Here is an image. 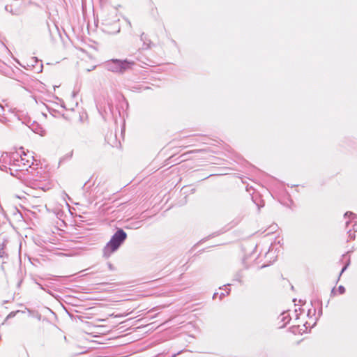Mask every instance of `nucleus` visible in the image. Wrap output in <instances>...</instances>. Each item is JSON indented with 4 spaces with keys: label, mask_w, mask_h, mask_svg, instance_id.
Returning a JSON list of instances; mask_svg holds the SVG:
<instances>
[{
    "label": "nucleus",
    "mask_w": 357,
    "mask_h": 357,
    "mask_svg": "<svg viewBox=\"0 0 357 357\" xmlns=\"http://www.w3.org/2000/svg\"><path fill=\"white\" fill-rule=\"evenodd\" d=\"M147 89H149V87L143 86L142 85H137V86H133L132 90L135 91H142L146 90Z\"/></svg>",
    "instance_id": "2eb2a0df"
},
{
    "label": "nucleus",
    "mask_w": 357,
    "mask_h": 357,
    "mask_svg": "<svg viewBox=\"0 0 357 357\" xmlns=\"http://www.w3.org/2000/svg\"><path fill=\"white\" fill-rule=\"evenodd\" d=\"M271 255H273V252L270 250V249L266 252L265 257H268Z\"/></svg>",
    "instance_id": "5701e85b"
},
{
    "label": "nucleus",
    "mask_w": 357,
    "mask_h": 357,
    "mask_svg": "<svg viewBox=\"0 0 357 357\" xmlns=\"http://www.w3.org/2000/svg\"><path fill=\"white\" fill-rule=\"evenodd\" d=\"M344 217H349L350 218L354 219L357 218V215L352 212L348 211L344 213Z\"/></svg>",
    "instance_id": "6ab92c4d"
},
{
    "label": "nucleus",
    "mask_w": 357,
    "mask_h": 357,
    "mask_svg": "<svg viewBox=\"0 0 357 357\" xmlns=\"http://www.w3.org/2000/svg\"><path fill=\"white\" fill-rule=\"evenodd\" d=\"M140 40L143 42L142 49L147 50L151 47V42L145 33H142Z\"/></svg>",
    "instance_id": "6e6552de"
},
{
    "label": "nucleus",
    "mask_w": 357,
    "mask_h": 357,
    "mask_svg": "<svg viewBox=\"0 0 357 357\" xmlns=\"http://www.w3.org/2000/svg\"><path fill=\"white\" fill-rule=\"evenodd\" d=\"M274 261H275V258L273 260H269L268 261H265L263 264L259 266V269L268 266Z\"/></svg>",
    "instance_id": "dca6fc26"
},
{
    "label": "nucleus",
    "mask_w": 357,
    "mask_h": 357,
    "mask_svg": "<svg viewBox=\"0 0 357 357\" xmlns=\"http://www.w3.org/2000/svg\"><path fill=\"white\" fill-rule=\"evenodd\" d=\"M349 224V221H347V222H346L347 226Z\"/></svg>",
    "instance_id": "7c9ffc66"
},
{
    "label": "nucleus",
    "mask_w": 357,
    "mask_h": 357,
    "mask_svg": "<svg viewBox=\"0 0 357 357\" xmlns=\"http://www.w3.org/2000/svg\"><path fill=\"white\" fill-rule=\"evenodd\" d=\"M119 21V20H116L110 22L107 20H104L102 22V31L108 34H116L119 33L121 26Z\"/></svg>",
    "instance_id": "39448f33"
},
{
    "label": "nucleus",
    "mask_w": 357,
    "mask_h": 357,
    "mask_svg": "<svg viewBox=\"0 0 357 357\" xmlns=\"http://www.w3.org/2000/svg\"><path fill=\"white\" fill-rule=\"evenodd\" d=\"M203 151L204 150H202V149H196V150L190 151L188 153H198V152Z\"/></svg>",
    "instance_id": "b1692460"
},
{
    "label": "nucleus",
    "mask_w": 357,
    "mask_h": 357,
    "mask_svg": "<svg viewBox=\"0 0 357 357\" xmlns=\"http://www.w3.org/2000/svg\"><path fill=\"white\" fill-rule=\"evenodd\" d=\"M350 264V259H348V261H347V263L345 264V265L343 266V268H342L340 274H339V276H338V280H340L342 274L347 270V268H348V266H349Z\"/></svg>",
    "instance_id": "4468645a"
},
{
    "label": "nucleus",
    "mask_w": 357,
    "mask_h": 357,
    "mask_svg": "<svg viewBox=\"0 0 357 357\" xmlns=\"http://www.w3.org/2000/svg\"><path fill=\"white\" fill-rule=\"evenodd\" d=\"M7 119L5 117V108L4 107L0 104V121L1 123H5Z\"/></svg>",
    "instance_id": "9b49d317"
},
{
    "label": "nucleus",
    "mask_w": 357,
    "mask_h": 357,
    "mask_svg": "<svg viewBox=\"0 0 357 357\" xmlns=\"http://www.w3.org/2000/svg\"><path fill=\"white\" fill-rule=\"evenodd\" d=\"M29 128L33 132L41 136H43L45 133V131L43 127L36 122H33Z\"/></svg>",
    "instance_id": "0eeeda50"
},
{
    "label": "nucleus",
    "mask_w": 357,
    "mask_h": 357,
    "mask_svg": "<svg viewBox=\"0 0 357 357\" xmlns=\"http://www.w3.org/2000/svg\"><path fill=\"white\" fill-rule=\"evenodd\" d=\"M307 324V322H306L305 324H304V326H305L306 328L307 327L306 325Z\"/></svg>",
    "instance_id": "c756f323"
},
{
    "label": "nucleus",
    "mask_w": 357,
    "mask_h": 357,
    "mask_svg": "<svg viewBox=\"0 0 357 357\" xmlns=\"http://www.w3.org/2000/svg\"><path fill=\"white\" fill-rule=\"evenodd\" d=\"M348 234H349V238L352 240V239H354L355 238V235L354 234H351V230H349L348 231Z\"/></svg>",
    "instance_id": "4be33fe9"
},
{
    "label": "nucleus",
    "mask_w": 357,
    "mask_h": 357,
    "mask_svg": "<svg viewBox=\"0 0 357 357\" xmlns=\"http://www.w3.org/2000/svg\"><path fill=\"white\" fill-rule=\"evenodd\" d=\"M5 9H6L7 11H8V12L11 13H12V14H13V15H17V10H13L12 9V6L6 5V6H5Z\"/></svg>",
    "instance_id": "f3484780"
},
{
    "label": "nucleus",
    "mask_w": 357,
    "mask_h": 357,
    "mask_svg": "<svg viewBox=\"0 0 357 357\" xmlns=\"http://www.w3.org/2000/svg\"><path fill=\"white\" fill-rule=\"evenodd\" d=\"M5 247L6 244L4 242L0 245V258L7 257L8 256L5 252Z\"/></svg>",
    "instance_id": "ddd939ff"
},
{
    "label": "nucleus",
    "mask_w": 357,
    "mask_h": 357,
    "mask_svg": "<svg viewBox=\"0 0 357 357\" xmlns=\"http://www.w3.org/2000/svg\"><path fill=\"white\" fill-rule=\"evenodd\" d=\"M280 319H281L282 321L284 322V325L287 324V323H289L291 319L289 314L287 312L282 313L280 314Z\"/></svg>",
    "instance_id": "f8f14e48"
},
{
    "label": "nucleus",
    "mask_w": 357,
    "mask_h": 357,
    "mask_svg": "<svg viewBox=\"0 0 357 357\" xmlns=\"http://www.w3.org/2000/svg\"><path fill=\"white\" fill-rule=\"evenodd\" d=\"M97 108L99 113L105 120L109 119L114 116L112 100L109 98H103L97 104Z\"/></svg>",
    "instance_id": "20e7f679"
},
{
    "label": "nucleus",
    "mask_w": 357,
    "mask_h": 357,
    "mask_svg": "<svg viewBox=\"0 0 357 357\" xmlns=\"http://www.w3.org/2000/svg\"><path fill=\"white\" fill-rule=\"evenodd\" d=\"M105 139L112 147H119L121 145V142L117 139L116 135L112 132H109L106 135Z\"/></svg>",
    "instance_id": "423d86ee"
},
{
    "label": "nucleus",
    "mask_w": 357,
    "mask_h": 357,
    "mask_svg": "<svg viewBox=\"0 0 357 357\" xmlns=\"http://www.w3.org/2000/svg\"><path fill=\"white\" fill-rule=\"evenodd\" d=\"M315 312H316V309L315 308H313V309H310L308 310V312H307V317H312V316H314L315 314Z\"/></svg>",
    "instance_id": "aec40b11"
},
{
    "label": "nucleus",
    "mask_w": 357,
    "mask_h": 357,
    "mask_svg": "<svg viewBox=\"0 0 357 357\" xmlns=\"http://www.w3.org/2000/svg\"><path fill=\"white\" fill-rule=\"evenodd\" d=\"M23 155L22 153L19 152H13V153H4L1 155L0 158V162L2 161L5 164L8 163L10 165H13L17 167L22 170L24 168H26L27 167H31L33 164V162L30 158H26L27 155L23 153ZM7 165H0V169L3 171H7Z\"/></svg>",
    "instance_id": "f257e3e1"
},
{
    "label": "nucleus",
    "mask_w": 357,
    "mask_h": 357,
    "mask_svg": "<svg viewBox=\"0 0 357 357\" xmlns=\"http://www.w3.org/2000/svg\"><path fill=\"white\" fill-rule=\"evenodd\" d=\"M244 278V271L243 269H240L234 275V280L241 284L243 283V278Z\"/></svg>",
    "instance_id": "1a4fd4ad"
},
{
    "label": "nucleus",
    "mask_w": 357,
    "mask_h": 357,
    "mask_svg": "<svg viewBox=\"0 0 357 357\" xmlns=\"http://www.w3.org/2000/svg\"><path fill=\"white\" fill-rule=\"evenodd\" d=\"M141 226H142V222L141 221L136 222V226H135L136 228H139Z\"/></svg>",
    "instance_id": "393cba45"
},
{
    "label": "nucleus",
    "mask_w": 357,
    "mask_h": 357,
    "mask_svg": "<svg viewBox=\"0 0 357 357\" xmlns=\"http://www.w3.org/2000/svg\"><path fill=\"white\" fill-rule=\"evenodd\" d=\"M259 263H260V261H258V259H256V262H255V264H259Z\"/></svg>",
    "instance_id": "bb28decb"
},
{
    "label": "nucleus",
    "mask_w": 357,
    "mask_h": 357,
    "mask_svg": "<svg viewBox=\"0 0 357 357\" xmlns=\"http://www.w3.org/2000/svg\"><path fill=\"white\" fill-rule=\"evenodd\" d=\"M213 176V174H210V175L208 176V177H209V176ZM207 178H208V176H207ZM205 178H206V177Z\"/></svg>",
    "instance_id": "473e14b6"
},
{
    "label": "nucleus",
    "mask_w": 357,
    "mask_h": 357,
    "mask_svg": "<svg viewBox=\"0 0 357 357\" xmlns=\"http://www.w3.org/2000/svg\"><path fill=\"white\" fill-rule=\"evenodd\" d=\"M337 291L340 294H343L345 292V288L342 285L338 287Z\"/></svg>",
    "instance_id": "412c9836"
},
{
    "label": "nucleus",
    "mask_w": 357,
    "mask_h": 357,
    "mask_svg": "<svg viewBox=\"0 0 357 357\" xmlns=\"http://www.w3.org/2000/svg\"><path fill=\"white\" fill-rule=\"evenodd\" d=\"M126 238L127 234L122 229H119L104 248V255L109 257L119 249Z\"/></svg>",
    "instance_id": "7ed1b4c3"
},
{
    "label": "nucleus",
    "mask_w": 357,
    "mask_h": 357,
    "mask_svg": "<svg viewBox=\"0 0 357 357\" xmlns=\"http://www.w3.org/2000/svg\"><path fill=\"white\" fill-rule=\"evenodd\" d=\"M136 63L132 60L113 59L103 63L105 69L115 74L123 75L132 70Z\"/></svg>",
    "instance_id": "f03ea898"
},
{
    "label": "nucleus",
    "mask_w": 357,
    "mask_h": 357,
    "mask_svg": "<svg viewBox=\"0 0 357 357\" xmlns=\"http://www.w3.org/2000/svg\"><path fill=\"white\" fill-rule=\"evenodd\" d=\"M218 295V293H215L213 296V298L215 299L216 296Z\"/></svg>",
    "instance_id": "a878e982"
},
{
    "label": "nucleus",
    "mask_w": 357,
    "mask_h": 357,
    "mask_svg": "<svg viewBox=\"0 0 357 357\" xmlns=\"http://www.w3.org/2000/svg\"><path fill=\"white\" fill-rule=\"evenodd\" d=\"M332 294L334 293V289H332V291H331Z\"/></svg>",
    "instance_id": "2f4dec72"
},
{
    "label": "nucleus",
    "mask_w": 357,
    "mask_h": 357,
    "mask_svg": "<svg viewBox=\"0 0 357 357\" xmlns=\"http://www.w3.org/2000/svg\"><path fill=\"white\" fill-rule=\"evenodd\" d=\"M180 354V352H178V353H177V354H175L172 355V357H176V356L177 354Z\"/></svg>",
    "instance_id": "cd10ccee"
},
{
    "label": "nucleus",
    "mask_w": 357,
    "mask_h": 357,
    "mask_svg": "<svg viewBox=\"0 0 357 357\" xmlns=\"http://www.w3.org/2000/svg\"><path fill=\"white\" fill-rule=\"evenodd\" d=\"M38 285L39 286V287H40V289H43V287H42V285H41L40 284H38Z\"/></svg>",
    "instance_id": "c85d7f7f"
},
{
    "label": "nucleus",
    "mask_w": 357,
    "mask_h": 357,
    "mask_svg": "<svg viewBox=\"0 0 357 357\" xmlns=\"http://www.w3.org/2000/svg\"><path fill=\"white\" fill-rule=\"evenodd\" d=\"M225 292H222L220 294V299H222V298H224L225 296H227L229 294V292H230V289L229 288H226L225 289Z\"/></svg>",
    "instance_id": "a211bd4d"
},
{
    "label": "nucleus",
    "mask_w": 357,
    "mask_h": 357,
    "mask_svg": "<svg viewBox=\"0 0 357 357\" xmlns=\"http://www.w3.org/2000/svg\"><path fill=\"white\" fill-rule=\"evenodd\" d=\"M252 200L256 204L259 209L264 206V202L260 199L258 195H253Z\"/></svg>",
    "instance_id": "9d476101"
}]
</instances>
